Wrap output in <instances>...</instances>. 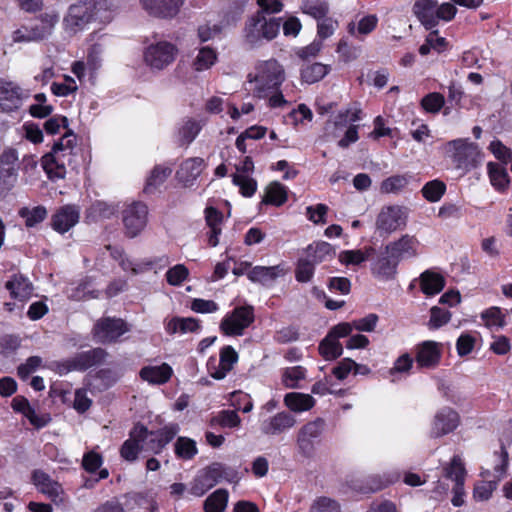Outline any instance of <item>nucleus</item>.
Instances as JSON below:
<instances>
[{
	"label": "nucleus",
	"instance_id": "39448f33",
	"mask_svg": "<svg viewBox=\"0 0 512 512\" xmlns=\"http://www.w3.org/2000/svg\"><path fill=\"white\" fill-rule=\"evenodd\" d=\"M95 16L92 0H79L69 6L63 18V28L69 34H76L93 20Z\"/></svg>",
	"mask_w": 512,
	"mask_h": 512
},
{
	"label": "nucleus",
	"instance_id": "20e7f679",
	"mask_svg": "<svg viewBox=\"0 0 512 512\" xmlns=\"http://www.w3.org/2000/svg\"><path fill=\"white\" fill-rule=\"evenodd\" d=\"M280 26L281 18H267L258 12L246 25L245 39L252 46L259 44L262 39L270 41L278 35Z\"/></svg>",
	"mask_w": 512,
	"mask_h": 512
},
{
	"label": "nucleus",
	"instance_id": "6e6d98bb",
	"mask_svg": "<svg viewBox=\"0 0 512 512\" xmlns=\"http://www.w3.org/2000/svg\"><path fill=\"white\" fill-rule=\"evenodd\" d=\"M451 319V313L448 310L442 309L438 306H433L430 309V319L427 326L430 330H436L447 324Z\"/></svg>",
	"mask_w": 512,
	"mask_h": 512
},
{
	"label": "nucleus",
	"instance_id": "774afa93",
	"mask_svg": "<svg viewBox=\"0 0 512 512\" xmlns=\"http://www.w3.org/2000/svg\"><path fill=\"white\" fill-rule=\"evenodd\" d=\"M310 512H340V507L331 498L319 497L312 504Z\"/></svg>",
	"mask_w": 512,
	"mask_h": 512
},
{
	"label": "nucleus",
	"instance_id": "0eeeda50",
	"mask_svg": "<svg viewBox=\"0 0 512 512\" xmlns=\"http://www.w3.org/2000/svg\"><path fill=\"white\" fill-rule=\"evenodd\" d=\"M233 473L232 470L220 463H214L202 470L193 480L190 492L194 496L200 497L208 490L213 488L222 479H228Z\"/></svg>",
	"mask_w": 512,
	"mask_h": 512
},
{
	"label": "nucleus",
	"instance_id": "09e8293b",
	"mask_svg": "<svg viewBox=\"0 0 512 512\" xmlns=\"http://www.w3.org/2000/svg\"><path fill=\"white\" fill-rule=\"evenodd\" d=\"M18 214L25 220L27 227H34L46 218L47 210L44 206L23 207L19 210Z\"/></svg>",
	"mask_w": 512,
	"mask_h": 512
},
{
	"label": "nucleus",
	"instance_id": "69168bd1",
	"mask_svg": "<svg viewBox=\"0 0 512 512\" xmlns=\"http://www.w3.org/2000/svg\"><path fill=\"white\" fill-rule=\"evenodd\" d=\"M444 103V96L437 92L429 93L421 100V106L429 113L439 112L444 106Z\"/></svg>",
	"mask_w": 512,
	"mask_h": 512
},
{
	"label": "nucleus",
	"instance_id": "f03ea898",
	"mask_svg": "<svg viewBox=\"0 0 512 512\" xmlns=\"http://www.w3.org/2000/svg\"><path fill=\"white\" fill-rule=\"evenodd\" d=\"M76 136L66 133L53 145L52 151L42 158V166L51 180L64 179L66 166L71 165Z\"/></svg>",
	"mask_w": 512,
	"mask_h": 512
},
{
	"label": "nucleus",
	"instance_id": "a211bd4d",
	"mask_svg": "<svg viewBox=\"0 0 512 512\" xmlns=\"http://www.w3.org/2000/svg\"><path fill=\"white\" fill-rule=\"evenodd\" d=\"M32 480L37 489L55 504L65 502L66 496L62 486L54 481L48 474L41 470H36L33 472Z\"/></svg>",
	"mask_w": 512,
	"mask_h": 512
},
{
	"label": "nucleus",
	"instance_id": "412c9836",
	"mask_svg": "<svg viewBox=\"0 0 512 512\" xmlns=\"http://www.w3.org/2000/svg\"><path fill=\"white\" fill-rule=\"evenodd\" d=\"M460 422L458 413L450 408L444 407L440 409L432 424L431 434L434 437H440L454 431Z\"/></svg>",
	"mask_w": 512,
	"mask_h": 512
},
{
	"label": "nucleus",
	"instance_id": "58836bf2",
	"mask_svg": "<svg viewBox=\"0 0 512 512\" xmlns=\"http://www.w3.org/2000/svg\"><path fill=\"white\" fill-rule=\"evenodd\" d=\"M287 201V188L280 182L270 183L266 190L263 202L274 206H281Z\"/></svg>",
	"mask_w": 512,
	"mask_h": 512
},
{
	"label": "nucleus",
	"instance_id": "dca6fc26",
	"mask_svg": "<svg viewBox=\"0 0 512 512\" xmlns=\"http://www.w3.org/2000/svg\"><path fill=\"white\" fill-rule=\"evenodd\" d=\"M30 92L22 89L18 84L0 80V111L12 112L19 109L28 99Z\"/></svg>",
	"mask_w": 512,
	"mask_h": 512
},
{
	"label": "nucleus",
	"instance_id": "79ce46f5",
	"mask_svg": "<svg viewBox=\"0 0 512 512\" xmlns=\"http://www.w3.org/2000/svg\"><path fill=\"white\" fill-rule=\"evenodd\" d=\"M238 361V354L232 346H225L220 352V370L214 374L216 379L226 376L233 365Z\"/></svg>",
	"mask_w": 512,
	"mask_h": 512
},
{
	"label": "nucleus",
	"instance_id": "a18cd8bd",
	"mask_svg": "<svg viewBox=\"0 0 512 512\" xmlns=\"http://www.w3.org/2000/svg\"><path fill=\"white\" fill-rule=\"evenodd\" d=\"M202 129V124L194 119L186 120L179 128L178 137L181 144L189 145L198 136Z\"/></svg>",
	"mask_w": 512,
	"mask_h": 512
},
{
	"label": "nucleus",
	"instance_id": "bb28decb",
	"mask_svg": "<svg viewBox=\"0 0 512 512\" xmlns=\"http://www.w3.org/2000/svg\"><path fill=\"white\" fill-rule=\"evenodd\" d=\"M145 435V426L139 424L136 425L130 432L129 439H127L121 446L120 454L122 458L127 461H135L138 453L140 451H144V449L141 448V445Z\"/></svg>",
	"mask_w": 512,
	"mask_h": 512
},
{
	"label": "nucleus",
	"instance_id": "c03bdc74",
	"mask_svg": "<svg viewBox=\"0 0 512 512\" xmlns=\"http://www.w3.org/2000/svg\"><path fill=\"white\" fill-rule=\"evenodd\" d=\"M228 503V492L225 489H218L213 492L204 502L205 512H224Z\"/></svg>",
	"mask_w": 512,
	"mask_h": 512
},
{
	"label": "nucleus",
	"instance_id": "de8ad7c7",
	"mask_svg": "<svg viewBox=\"0 0 512 512\" xmlns=\"http://www.w3.org/2000/svg\"><path fill=\"white\" fill-rule=\"evenodd\" d=\"M174 451L176 456L183 460H190L198 453L196 442L188 437H179L175 442Z\"/></svg>",
	"mask_w": 512,
	"mask_h": 512
},
{
	"label": "nucleus",
	"instance_id": "f8f14e48",
	"mask_svg": "<svg viewBox=\"0 0 512 512\" xmlns=\"http://www.w3.org/2000/svg\"><path fill=\"white\" fill-rule=\"evenodd\" d=\"M443 476L454 482L452 504L460 507L464 504V482L466 470L459 455L453 456L451 462L443 467Z\"/></svg>",
	"mask_w": 512,
	"mask_h": 512
},
{
	"label": "nucleus",
	"instance_id": "1a4fd4ad",
	"mask_svg": "<svg viewBox=\"0 0 512 512\" xmlns=\"http://www.w3.org/2000/svg\"><path fill=\"white\" fill-rule=\"evenodd\" d=\"M107 353L102 348H95L77 354L71 359L56 363V370L59 374H67L70 371H83L94 365L100 364L106 358Z\"/></svg>",
	"mask_w": 512,
	"mask_h": 512
},
{
	"label": "nucleus",
	"instance_id": "9b49d317",
	"mask_svg": "<svg viewBox=\"0 0 512 512\" xmlns=\"http://www.w3.org/2000/svg\"><path fill=\"white\" fill-rule=\"evenodd\" d=\"M176 54L177 49L173 44L158 42L146 48L144 62L152 70H163L175 60Z\"/></svg>",
	"mask_w": 512,
	"mask_h": 512
},
{
	"label": "nucleus",
	"instance_id": "b1692460",
	"mask_svg": "<svg viewBox=\"0 0 512 512\" xmlns=\"http://www.w3.org/2000/svg\"><path fill=\"white\" fill-rule=\"evenodd\" d=\"M140 3L150 15L171 18L179 12L183 0H140Z\"/></svg>",
	"mask_w": 512,
	"mask_h": 512
},
{
	"label": "nucleus",
	"instance_id": "423d86ee",
	"mask_svg": "<svg viewBox=\"0 0 512 512\" xmlns=\"http://www.w3.org/2000/svg\"><path fill=\"white\" fill-rule=\"evenodd\" d=\"M407 208L400 205H388L381 208L376 218V229L380 235H390L406 226Z\"/></svg>",
	"mask_w": 512,
	"mask_h": 512
},
{
	"label": "nucleus",
	"instance_id": "0e129e2a",
	"mask_svg": "<svg viewBox=\"0 0 512 512\" xmlns=\"http://www.w3.org/2000/svg\"><path fill=\"white\" fill-rule=\"evenodd\" d=\"M233 183L240 188V192L245 197H251L257 190V182L248 175L235 174Z\"/></svg>",
	"mask_w": 512,
	"mask_h": 512
},
{
	"label": "nucleus",
	"instance_id": "338daca9",
	"mask_svg": "<svg viewBox=\"0 0 512 512\" xmlns=\"http://www.w3.org/2000/svg\"><path fill=\"white\" fill-rule=\"evenodd\" d=\"M188 275L187 267L177 264L166 272V280L172 286H179L187 279Z\"/></svg>",
	"mask_w": 512,
	"mask_h": 512
},
{
	"label": "nucleus",
	"instance_id": "ddd939ff",
	"mask_svg": "<svg viewBox=\"0 0 512 512\" xmlns=\"http://www.w3.org/2000/svg\"><path fill=\"white\" fill-rule=\"evenodd\" d=\"M128 331L129 327L124 320L111 317L99 319L93 328L95 339L104 344L117 341Z\"/></svg>",
	"mask_w": 512,
	"mask_h": 512
},
{
	"label": "nucleus",
	"instance_id": "864d4df0",
	"mask_svg": "<svg viewBox=\"0 0 512 512\" xmlns=\"http://www.w3.org/2000/svg\"><path fill=\"white\" fill-rule=\"evenodd\" d=\"M446 191V185L440 180L427 182L422 188L423 197L429 202H437Z\"/></svg>",
	"mask_w": 512,
	"mask_h": 512
},
{
	"label": "nucleus",
	"instance_id": "4be33fe9",
	"mask_svg": "<svg viewBox=\"0 0 512 512\" xmlns=\"http://www.w3.org/2000/svg\"><path fill=\"white\" fill-rule=\"evenodd\" d=\"M296 424L295 417L289 412H279L261 423V431L264 435L275 436L286 432Z\"/></svg>",
	"mask_w": 512,
	"mask_h": 512
},
{
	"label": "nucleus",
	"instance_id": "603ef678",
	"mask_svg": "<svg viewBox=\"0 0 512 512\" xmlns=\"http://www.w3.org/2000/svg\"><path fill=\"white\" fill-rule=\"evenodd\" d=\"M306 376V369L302 366L288 367L282 373V383L285 387L298 388L299 382Z\"/></svg>",
	"mask_w": 512,
	"mask_h": 512
},
{
	"label": "nucleus",
	"instance_id": "7ed1b4c3",
	"mask_svg": "<svg viewBox=\"0 0 512 512\" xmlns=\"http://www.w3.org/2000/svg\"><path fill=\"white\" fill-rule=\"evenodd\" d=\"M445 150L452 159L455 168L463 173L477 168L482 162V152L479 146L468 138H458L447 142Z\"/></svg>",
	"mask_w": 512,
	"mask_h": 512
},
{
	"label": "nucleus",
	"instance_id": "f3484780",
	"mask_svg": "<svg viewBox=\"0 0 512 512\" xmlns=\"http://www.w3.org/2000/svg\"><path fill=\"white\" fill-rule=\"evenodd\" d=\"M323 430L324 421L320 418L310 421L300 428L297 435V446L303 456H312L314 452L313 441L321 436Z\"/></svg>",
	"mask_w": 512,
	"mask_h": 512
},
{
	"label": "nucleus",
	"instance_id": "c9c22d12",
	"mask_svg": "<svg viewBox=\"0 0 512 512\" xmlns=\"http://www.w3.org/2000/svg\"><path fill=\"white\" fill-rule=\"evenodd\" d=\"M117 211L118 207L114 204L104 201H96L87 209L86 218L89 221L97 222L111 218Z\"/></svg>",
	"mask_w": 512,
	"mask_h": 512
},
{
	"label": "nucleus",
	"instance_id": "37998d69",
	"mask_svg": "<svg viewBox=\"0 0 512 512\" xmlns=\"http://www.w3.org/2000/svg\"><path fill=\"white\" fill-rule=\"evenodd\" d=\"M301 10L304 14H307L319 21L327 17V14L329 13V5L324 0H303Z\"/></svg>",
	"mask_w": 512,
	"mask_h": 512
},
{
	"label": "nucleus",
	"instance_id": "c85d7f7f",
	"mask_svg": "<svg viewBox=\"0 0 512 512\" xmlns=\"http://www.w3.org/2000/svg\"><path fill=\"white\" fill-rule=\"evenodd\" d=\"M412 10L427 30H432L436 27L437 0H416Z\"/></svg>",
	"mask_w": 512,
	"mask_h": 512
},
{
	"label": "nucleus",
	"instance_id": "ea45409f",
	"mask_svg": "<svg viewBox=\"0 0 512 512\" xmlns=\"http://www.w3.org/2000/svg\"><path fill=\"white\" fill-rule=\"evenodd\" d=\"M320 355L327 361L335 360L340 357L343 353L342 344L338 341L326 335L318 346Z\"/></svg>",
	"mask_w": 512,
	"mask_h": 512
},
{
	"label": "nucleus",
	"instance_id": "5fc2aeb1",
	"mask_svg": "<svg viewBox=\"0 0 512 512\" xmlns=\"http://www.w3.org/2000/svg\"><path fill=\"white\" fill-rule=\"evenodd\" d=\"M408 184V179L403 175H394L383 180L380 186L381 193H399Z\"/></svg>",
	"mask_w": 512,
	"mask_h": 512
},
{
	"label": "nucleus",
	"instance_id": "c756f323",
	"mask_svg": "<svg viewBox=\"0 0 512 512\" xmlns=\"http://www.w3.org/2000/svg\"><path fill=\"white\" fill-rule=\"evenodd\" d=\"M204 168V160L199 157L189 158L185 160L179 170L177 177L184 185L189 186L202 173Z\"/></svg>",
	"mask_w": 512,
	"mask_h": 512
},
{
	"label": "nucleus",
	"instance_id": "2eb2a0df",
	"mask_svg": "<svg viewBox=\"0 0 512 512\" xmlns=\"http://www.w3.org/2000/svg\"><path fill=\"white\" fill-rule=\"evenodd\" d=\"M179 431L180 427L176 423H170L158 431H148L145 427L146 435L142 440L141 448L144 451L158 454L174 439Z\"/></svg>",
	"mask_w": 512,
	"mask_h": 512
},
{
	"label": "nucleus",
	"instance_id": "72a5a7b5",
	"mask_svg": "<svg viewBox=\"0 0 512 512\" xmlns=\"http://www.w3.org/2000/svg\"><path fill=\"white\" fill-rule=\"evenodd\" d=\"M445 286L444 277L436 272L427 270L420 275V287L424 294H438Z\"/></svg>",
	"mask_w": 512,
	"mask_h": 512
},
{
	"label": "nucleus",
	"instance_id": "680f3d73",
	"mask_svg": "<svg viewBox=\"0 0 512 512\" xmlns=\"http://www.w3.org/2000/svg\"><path fill=\"white\" fill-rule=\"evenodd\" d=\"M413 366V358L405 353L399 356L394 364L393 367L389 370V376L391 377V381L395 382L397 380L396 376L397 374L401 373H408Z\"/></svg>",
	"mask_w": 512,
	"mask_h": 512
},
{
	"label": "nucleus",
	"instance_id": "a878e982",
	"mask_svg": "<svg viewBox=\"0 0 512 512\" xmlns=\"http://www.w3.org/2000/svg\"><path fill=\"white\" fill-rule=\"evenodd\" d=\"M5 288L9 291L10 296L19 301L26 302L33 295V284L22 274H14L5 283Z\"/></svg>",
	"mask_w": 512,
	"mask_h": 512
},
{
	"label": "nucleus",
	"instance_id": "cd10ccee",
	"mask_svg": "<svg viewBox=\"0 0 512 512\" xmlns=\"http://www.w3.org/2000/svg\"><path fill=\"white\" fill-rule=\"evenodd\" d=\"M173 375L172 367L167 363L160 365H147L140 369L139 376L143 381L152 385H163Z\"/></svg>",
	"mask_w": 512,
	"mask_h": 512
},
{
	"label": "nucleus",
	"instance_id": "393cba45",
	"mask_svg": "<svg viewBox=\"0 0 512 512\" xmlns=\"http://www.w3.org/2000/svg\"><path fill=\"white\" fill-rule=\"evenodd\" d=\"M286 270L283 265L275 266H255L247 272V277L254 283H259L263 286H272L275 281L284 276Z\"/></svg>",
	"mask_w": 512,
	"mask_h": 512
},
{
	"label": "nucleus",
	"instance_id": "4d7b16f0",
	"mask_svg": "<svg viewBox=\"0 0 512 512\" xmlns=\"http://www.w3.org/2000/svg\"><path fill=\"white\" fill-rule=\"evenodd\" d=\"M212 423L223 428H237L241 424V418L234 410H223L212 419Z\"/></svg>",
	"mask_w": 512,
	"mask_h": 512
},
{
	"label": "nucleus",
	"instance_id": "2f4dec72",
	"mask_svg": "<svg viewBox=\"0 0 512 512\" xmlns=\"http://www.w3.org/2000/svg\"><path fill=\"white\" fill-rule=\"evenodd\" d=\"M336 255L335 248L328 242L319 241L310 244L306 249V256L315 264L332 260Z\"/></svg>",
	"mask_w": 512,
	"mask_h": 512
},
{
	"label": "nucleus",
	"instance_id": "3c124183",
	"mask_svg": "<svg viewBox=\"0 0 512 512\" xmlns=\"http://www.w3.org/2000/svg\"><path fill=\"white\" fill-rule=\"evenodd\" d=\"M487 168L491 184L498 190L504 189L509 182L506 169L493 162H489Z\"/></svg>",
	"mask_w": 512,
	"mask_h": 512
},
{
	"label": "nucleus",
	"instance_id": "6e6552de",
	"mask_svg": "<svg viewBox=\"0 0 512 512\" xmlns=\"http://www.w3.org/2000/svg\"><path fill=\"white\" fill-rule=\"evenodd\" d=\"M148 207L142 202H133L122 212L125 235L129 238L138 236L147 225Z\"/></svg>",
	"mask_w": 512,
	"mask_h": 512
},
{
	"label": "nucleus",
	"instance_id": "f257e3e1",
	"mask_svg": "<svg viewBox=\"0 0 512 512\" xmlns=\"http://www.w3.org/2000/svg\"><path fill=\"white\" fill-rule=\"evenodd\" d=\"M284 80V68L275 59L258 61L247 75L250 92L259 99H266L271 109H284L293 102L288 93L280 90Z\"/></svg>",
	"mask_w": 512,
	"mask_h": 512
},
{
	"label": "nucleus",
	"instance_id": "8fccbe9b",
	"mask_svg": "<svg viewBox=\"0 0 512 512\" xmlns=\"http://www.w3.org/2000/svg\"><path fill=\"white\" fill-rule=\"evenodd\" d=\"M99 296V291L95 289V285L93 283L92 278H85L82 280L78 286L73 290L70 294V297L75 300H85L91 298H97Z\"/></svg>",
	"mask_w": 512,
	"mask_h": 512
},
{
	"label": "nucleus",
	"instance_id": "49530a36",
	"mask_svg": "<svg viewBox=\"0 0 512 512\" xmlns=\"http://www.w3.org/2000/svg\"><path fill=\"white\" fill-rule=\"evenodd\" d=\"M328 71V66L322 63L307 64L301 69V78L305 83L313 84L320 81Z\"/></svg>",
	"mask_w": 512,
	"mask_h": 512
},
{
	"label": "nucleus",
	"instance_id": "aec40b11",
	"mask_svg": "<svg viewBox=\"0 0 512 512\" xmlns=\"http://www.w3.org/2000/svg\"><path fill=\"white\" fill-rule=\"evenodd\" d=\"M442 344L427 340L416 347V363L420 368L434 369L441 359Z\"/></svg>",
	"mask_w": 512,
	"mask_h": 512
},
{
	"label": "nucleus",
	"instance_id": "e2e57ef3",
	"mask_svg": "<svg viewBox=\"0 0 512 512\" xmlns=\"http://www.w3.org/2000/svg\"><path fill=\"white\" fill-rule=\"evenodd\" d=\"M361 109L358 107H351L345 111H340L335 117L333 124L335 128H343L348 123H355L360 120Z\"/></svg>",
	"mask_w": 512,
	"mask_h": 512
},
{
	"label": "nucleus",
	"instance_id": "4468645a",
	"mask_svg": "<svg viewBox=\"0 0 512 512\" xmlns=\"http://www.w3.org/2000/svg\"><path fill=\"white\" fill-rule=\"evenodd\" d=\"M18 153L15 149H7L0 156V194L10 191L18 178Z\"/></svg>",
	"mask_w": 512,
	"mask_h": 512
},
{
	"label": "nucleus",
	"instance_id": "052dcab7",
	"mask_svg": "<svg viewBox=\"0 0 512 512\" xmlns=\"http://www.w3.org/2000/svg\"><path fill=\"white\" fill-rule=\"evenodd\" d=\"M482 320L488 328H502L505 326V318L499 307H491L481 314Z\"/></svg>",
	"mask_w": 512,
	"mask_h": 512
},
{
	"label": "nucleus",
	"instance_id": "6ab92c4d",
	"mask_svg": "<svg viewBox=\"0 0 512 512\" xmlns=\"http://www.w3.org/2000/svg\"><path fill=\"white\" fill-rule=\"evenodd\" d=\"M419 241L408 234L402 235L398 240L385 246V253L394 257L398 262L418 255Z\"/></svg>",
	"mask_w": 512,
	"mask_h": 512
},
{
	"label": "nucleus",
	"instance_id": "5701e85b",
	"mask_svg": "<svg viewBox=\"0 0 512 512\" xmlns=\"http://www.w3.org/2000/svg\"><path fill=\"white\" fill-rule=\"evenodd\" d=\"M80 218V210L75 205H64L52 217V227L59 233H65L74 227Z\"/></svg>",
	"mask_w": 512,
	"mask_h": 512
},
{
	"label": "nucleus",
	"instance_id": "bf43d9fd",
	"mask_svg": "<svg viewBox=\"0 0 512 512\" xmlns=\"http://www.w3.org/2000/svg\"><path fill=\"white\" fill-rule=\"evenodd\" d=\"M315 271V264L306 256L298 260L295 270V278L298 282H309Z\"/></svg>",
	"mask_w": 512,
	"mask_h": 512
},
{
	"label": "nucleus",
	"instance_id": "f704fd0d",
	"mask_svg": "<svg viewBox=\"0 0 512 512\" xmlns=\"http://www.w3.org/2000/svg\"><path fill=\"white\" fill-rule=\"evenodd\" d=\"M284 403L291 411L304 412L314 407L315 399L309 394L291 392L285 395Z\"/></svg>",
	"mask_w": 512,
	"mask_h": 512
},
{
	"label": "nucleus",
	"instance_id": "4c0bfd02",
	"mask_svg": "<svg viewBox=\"0 0 512 512\" xmlns=\"http://www.w3.org/2000/svg\"><path fill=\"white\" fill-rule=\"evenodd\" d=\"M172 169L168 166L156 165L150 172L146 180L144 191L146 193L154 192L171 175Z\"/></svg>",
	"mask_w": 512,
	"mask_h": 512
},
{
	"label": "nucleus",
	"instance_id": "9d476101",
	"mask_svg": "<svg viewBox=\"0 0 512 512\" xmlns=\"http://www.w3.org/2000/svg\"><path fill=\"white\" fill-rule=\"evenodd\" d=\"M254 321V311L251 306L235 308L221 321L220 330L228 336H240Z\"/></svg>",
	"mask_w": 512,
	"mask_h": 512
},
{
	"label": "nucleus",
	"instance_id": "13d9d810",
	"mask_svg": "<svg viewBox=\"0 0 512 512\" xmlns=\"http://www.w3.org/2000/svg\"><path fill=\"white\" fill-rule=\"evenodd\" d=\"M93 5L95 16L108 21L111 19V14L117 10L119 0H97L93 1Z\"/></svg>",
	"mask_w": 512,
	"mask_h": 512
},
{
	"label": "nucleus",
	"instance_id": "a19ab883",
	"mask_svg": "<svg viewBox=\"0 0 512 512\" xmlns=\"http://www.w3.org/2000/svg\"><path fill=\"white\" fill-rule=\"evenodd\" d=\"M216 61L217 52L209 46H204L199 49L193 61V67L199 72L208 70L216 63Z\"/></svg>",
	"mask_w": 512,
	"mask_h": 512
},
{
	"label": "nucleus",
	"instance_id": "473e14b6",
	"mask_svg": "<svg viewBox=\"0 0 512 512\" xmlns=\"http://www.w3.org/2000/svg\"><path fill=\"white\" fill-rule=\"evenodd\" d=\"M200 329V323L197 319L192 317H173L165 322V330L168 334L175 333H193Z\"/></svg>",
	"mask_w": 512,
	"mask_h": 512
},
{
	"label": "nucleus",
	"instance_id": "e433bc0d",
	"mask_svg": "<svg viewBox=\"0 0 512 512\" xmlns=\"http://www.w3.org/2000/svg\"><path fill=\"white\" fill-rule=\"evenodd\" d=\"M373 252L372 247L363 250H344L339 253L338 260L345 266H357L365 262Z\"/></svg>",
	"mask_w": 512,
	"mask_h": 512
},
{
	"label": "nucleus",
	"instance_id": "7c9ffc66",
	"mask_svg": "<svg viewBox=\"0 0 512 512\" xmlns=\"http://www.w3.org/2000/svg\"><path fill=\"white\" fill-rule=\"evenodd\" d=\"M399 262L389 254L379 256L372 264V273L383 280L394 278Z\"/></svg>",
	"mask_w": 512,
	"mask_h": 512
}]
</instances>
